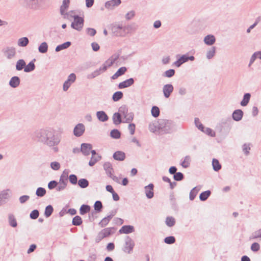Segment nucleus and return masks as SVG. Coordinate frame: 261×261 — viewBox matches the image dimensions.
I'll list each match as a JSON object with an SVG mask.
<instances>
[{
  "label": "nucleus",
  "mask_w": 261,
  "mask_h": 261,
  "mask_svg": "<svg viewBox=\"0 0 261 261\" xmlns=\"http://www.w3.org/2000/svg\"><path fill=\"white\" fill-rule=\"evenodd\" d=\"M114 232V229L113 228H106L101 230L97 234L96 241H100L105 238L110 236Z\"/></svg>",
  "instance_id": "f257e3e1"
},
{
  "label": "nucleus",
  "mask_w": 261,
  "mask_h": 261,
  "mask_svg": "<svg viewBox=\"0 0 261 261\" xmlns=\"http://www.w3.org/2000/svg\"><path fill=\"white\" fill-rule=\"evenodd\" d=\"M74 21L71 23V27L76 30L80 31L84 25V19L78 16L73 17Z\"/></svg>",
  "instance_id": "f03ea898"
},
{
  "label": "nucleus",
  "mask_w": 261,
  "mask_h": 261,
  "mask_svg": "<svg viewBox=\"0 0 261 261\" xmlns=\"http://www.w3.org/2000/svg\"><path fill=\"white\" fill-rule=\"evenodd\" d=\"M194 59L193 56L188 57L187 55H184L180 57L177 61L174 63V65L179 67L182 64L187 62L189 60L193 61Z\"/></svg>",
  "instance_id": "7ed1b4c3"
},
{
  "label": "nucleus",
  "mask_w": 261,
  "mask_h": 261,
  "mask_svg": "<svg viewBox=\"0 0 261 261\" xmlns=\"http://www.w3.org/2000/svg\"><path fill=\"white\" fill-rule=\"evenodd\" d=\"M85 131V126L83 124H78L74 129V134L75 136H81Z\"/></svg>",
  "instance_id": "20e7f679"
},
{
  "label": "nucleus",
  "mask_w": 261,
  "mask_h": 261,
  "mask_svg": "<svg viewBox=\"0 0 261 261\" xmlns=\"http://www.w3.org/2000/svg\"><path fill=\"white\" fill-rule=\"evenodd\" d=\"M81 151L85 155H88L91 152L92 145L90 144L84 143L81 145Z\"/></svg>",
  "instance_id": "39448f33"
},
{
  "label": "nucleus",
  "mask_w": 261,
  "mask_h": 261,
  "mask_svg": "<svg viewBox=\"0 0 261 261\" xmlns=\"http://www.w3.org/2000/svg\"><path fill=\"white\" fill-rule=\"evenodd\" d=\"M153 185L149 184L145 187V192L146 196L148 198H151L153 196Z\"/></svg>",
  "instance_id": "423d86ee"
},
{
  "label": "nucleus",
  "mask_w": 261,
  "mask_h": 261,
  "mask_svg": "<svg viewBox=\"0 0 261 261\" xmlns=\"http://www.w3.org/2000/svg\"><path fill=\"white\" fill-rule=\"evenodd\" d=\"M173 90V87L171 84H167L163 87V92L164 96L168 98L170 96L171 93Z\"/></svg>",
  "instance_id": "0eeeda50"
},
{
  "label": "nucleus",
  "mask_w": 261,
  "mask_h": 261,
  "mask_svg": "<svg viewBox=\"0 0 261 261\" xmlns=\"http://www.w3.org/2000/svg\"><path fill=\"white\" fill-rule=\"evenodd\" d=\"M133 79L130 78L119 83L118 87L119 89H123L128 87L134 84Z\"/></svg>",
  "instance_id": "6e6552de"
},
{
  "label": "nucleus",
  "mask_w": 261,
  "mask_h": 261,
  "mask_svg": "<svg viewBox=\"0 0 261 261\" xmlns=\"http://www.w3.org/2000/svg\"><path fill=\"white\" fill-rule=\"evenodd\" d=\"M70 4V0H63L62 4L60 7V13L62 15H64L67 10Z\"/></svg>",
  "instance_id": "1a4fd4ad"
},
{
  "label": "nucleus",
  "mask_w": 261,
  "mask_h": 261,
  "mask_svg": "<svg viewBox=\"0 0 261 261\" xmlns=\"http://www.w3.org/2000/svg\"><path fill=\"white\" fill-rule=\"evenodd\" d=\"M113 158L116 160L122 161L124 160L125 154L123 151H117L114 153Z\"/></svg>",
  "instance_id": "9d476101"
},
{
  "label": "nucleus",
  "mask_w": 261,
  "mask_h": 261,
  "mask_svg": "<svg viewBox=\"0 0 261 261\" xmlns=\"http://www.w3.org/2000/svg\"><path fill=\"white\" fill-rule=\"evenodd\" d=\"M92 157L89 162L90 166H93L99 159L100 157L97 155L95 150L91 151Z\"/></svg>",
  "instance_id": "9b49d317"
},
{
  "label": "nucleus",
  "mask_w": 261,
  "mask_h": 261,
  "mask_svg": "<svg viewBox=\"0 0 261 261\" xmlns=\"http://www.w3.org/2000/svg\"><path fill=\"white\" fill-rule=\"evenodd\" d=\"M134 246V242L129 240L126 242L125 243V246L124 248V251L125 252H127L128 253H129L133 250Z\"/></svg>",
  "instance_id": "f8f14e48"
},
{
  "label": "nucleus",
  "mask_w": 261,
  "mask_h": 261,
  "mask_svg": "<svg viewBox=\"0 0 261 261\" xmlns=\"http://www.w3.org/2000/svg\"><path fill=\"white\" fill-rule=\"evenodd\" d=\"M134 231L133 226L130 225H125L121 227L119 232L120 233H129Z\"/></svg>",
  "instance_id": "ddd939ff"
},
{
  "label": "nucleus",
  "mask_w": 261,
  "mask_h": 261,
  "mask_svg": "<svg viewBox=\"0 0 261 261\" xmlns=\"http://www.w3.org/2000/svg\"><path fill=\"white\" fill-rule=\"evenodd\" d=\"M127 69L125 67L120 68L112 76V78L113 80L117 79L119 76L123 75L126 71Z\"/></svg>",
  "instance_id": "4468645a"
},
{
  "label": "nucleus",
  "mask_w": 261,
  "mask_h": 261,
  "mask_svg": "<svg viewBox=\"0 0 261 261\" xmlns=\"http://www.w3.org/2000/svg\"><path fill=\"white\" fill-rule=\"evenodd\" d=\"M120 3V0H112L107 2L105 6L108 9H111L115 6L119 5Z\"/></svg>",
  "instance_id": "2eb2a0df"
},
{
  "label": "nucleus",
  "mask_w": 261,
  "mask_h": 261,
  "mask_svg": "<svg viewBox=\"0 0 261 261\" xmlns=\"http://www.w3.org/2000/svg\"><path fill=\"white\" fill-rule=\"evenodd\" d=\"M243 112L240 110L235 111L232 114V117L236 121L240 120L243 117Z\"/></svg>",
  "instance_id": "dca6fc26"
},
{
  "label": "nucleus",
  "mask_w": 261,
  "mask_h": 261,
  "mask_svg": "<svg viewBox=\"0 0 261 261\" xmlns=\"http://www.w3.org/2000/svg\"><path fill=\"white\" fill-rule=\"evenodd\" d=\"M19 79L17 76H14L11 79L9 84L11 87L15 88L19 85Z\"/></svg>",
  "instance_id": "f3484780"
},
{
  "label": "nucleus",
  "mask_w": 261,
  "mask_h": 261,
  "mask_svg": "<svg viewBox=\"0 0 261 261\" xmlns=\"http://www.w3.org/2000/svg\"><path fill=\"white\" fill-rule=\"evenodd\" d=\"M96 115L98 119L101 121H105L108 119V116L103 111L97 112Z\"/></svg>",
  "instance_id": "a211bd4d"
},
{
  "label": "nucleus",
  "mask_w": 261,
  "mask_h": 261,
  "mask_svg": "<svg viewBox=\"0 0 261 261\" xmlns=\"http://www.w3.org/2000/svg\"><path fill=\"white\" fill-rule=\"evenodd\" d=\"M115 29V33L118 36H124L126 34L125 28L117 27Z\"/></svg>",
  "instance_id": "6ab92c4d"
},
{
  "label": "nucleus",
  "mask_w": 261,
  "mask_h": 261,
  "mask_svg": "<svg viewBox=\"0 0 261 261\" xmlns=\"http://www.w3.org/2000/svg\"><path fill=\"white\" fill-rule=\"evenodd\" d=\"M215 41V38L214 36L207 35L204 38V42L206 44L212 45Z\"/></svg>",
  "instance_id": "aec40b11"
},
{
  "label": "nucleus",
  "mask_w": 261,
  "mask_h": 261,
  "mask_svg": "<svg viewBox=\"0 0 261 261\" xmlns=\"http://www.w3.org/2000/svg\"><path fill=\"white\" fill-rule=\"evenodd\" d=\"M71 42L69 41L64 43L62 44L59 45L56 48V51H59L62 49H66L70 46Z\"/></svg>",
  "instance_id": "412c9836"
},
{
  "label": "nucleus",
  "mask_w": 261,
  "mask_h": 261,
  "mask_svg": "<svg viewBox=\"0 0 261 261\" xmlns=\"http://www.w3.org/2000/svg\"><path fill=\"white\" fill-rule=\"evenodd\" d=\"M113 120L115 124H119L121 122V116L120 114L118 113H115L113 116Z\"/></svg>",
  "instance_id": "4be33fe9"
},
{
  "label": "nucleus",
  "mask_w": 261,
  "mask_h": 261,
  "mask_svg": "<svg viewBox=\"0 0 261 261\" xmlns=\"http://www.w3.org/2000/svg\"><path fill=\"white\" fill-rule=\"evenodd\" d=\"M90 211V207L88 205H82L80 209V212L81 215H84Z\"/></svg>",
  "instance_id": "5701e85b"
},
{
  "label": "nucleus",
  "mask_w": 261,
  "mask_h": 261,
  "mask_svg": "<svg viewBox=\"0 0 261 261\" xmlns=\"http://www.w3.org/2000/svg\"><path fill=\"white\" fill-rule=\"evenodd\" d=\"M213 169L215 171H218L221 168V166L218 160L213 159L212 162Z\"/></svg>",
  "instance_id": "b1692460"
},
{
  "label": "nucleus",
  "mask_w": 261,
  "mask_h": 261,
  "mask_svg": "<svg viewBox=\"0 0 261 261\" xmlns=\"http://www.w3.org/2000/svg\"><path fill=\"white\" fill-rule=\"evenodd\" d=\"M25 63L23 60H19L17 61L16 65V68L17 70H21L23 68L24 69Z\"/></svg>",
  "instance_id": "393cba45"
},
{
  "label": "nucleus",
  "mask_w": 261,
  "mask_h": 261,
  "mask_svg": "<svg viewBox=\"0 0 261 261\" xmlns=\"http://www.w3.org/2000/svg\"><path fill=\"white\" fill-rule=\"evenodd\" d=\"M83 221L81 217L76 216L72 219V224L75 226H79L82 224Z\"/></svg>",
  "instance_id": "a878e982"
},
{
  "label": "nucleus",
  "mask_w": 261,
  "mask_h": 261,
  "mask_svg": "<svg viewBox=\"0 0 261 261\" xmlns=\"http://www.w3.org/2000/svg\"><path fill=\"white\" fill-rule=\"evenodd\" d=\"M165 222L167 225L169 227H172L175 223V219L171 217H168L166 219Z\"/></svg>",
  "instance_id": "bb28decb"
},
{
  "label": "nucleus",
  "mask_w": 261,
  "mask_h": 261,
  "mask_svg": "<svg viewBox=\"0 0 261 261\" xmlns=\"http://www.w3.org/2000/svg\"><path fill=\"white\" fill-rule=\"evenodd\" d=\"M211 192L206 191L201 193L199 196L200 199L202 201L205 200L210 195Z\"/></svg>",
  "instance_id": "cd10ccee"
},
{
  "label": "nucleus",
  "mask_w": 261,
  "mask_h": 261,
  "mask_svg": "<svg viewBox=\"0 0 261 261\" xmlns=\"http://www.w3.org/2000/svg\"><path fill=\"white\" fill-rule=\"evenodd\" d=\"M28 43V39L27 37H23L19 39L18 44L20 46H25Z\"/></svg>",
  "instance_id": "c85d7f7f"
},
{
  "label": "nucleus",
  "mask_w": 261,
  "mask_h": 261,
  "mask_svg": "<svg viewBox=\"0 0 261 261\" xmlns=\"http://www.w3.org/2000/svg\"><path fill=\"white\" fill-rule=\"evenodd\" d=\"M48 46L46 42L42 43L39 47V51L41 53H45L47 51Z\"/></svg>",
  "instance_id": "c756f323"
},
{
  "label": "nucleus",
  "mask_w": 261,
  "mask_h": 261,
  "mask_svg": "<svg viewBox=\"0 0 261 261\" xmlns=\"http://www.w3.org/2000/svg\"><path fill=\"white\" fill-rule=\"evenodd\" d=\"M250 98V95L249 93H246L244 96V98L241 101V104L242 106H245L247 105Z\"/></svg>",
  "instance_id": "7c9ffc66"
},
{
  "label": "nucleus",
  "mask_w": 261,
  "mask_h": 261,
  "mask_svg": "<svg viewBox=\"0 0 261 261\" xmlns=\"http://www.w3.org/2000/svg\"><path fill=\"white\" fill-rule=\"evenodd\" d=\"M89 184L88 181L86 179H81L78 181V185L82 188L88 187Z\"/></svg>",
  "instance_id": "2f4dec72"
},
{
  "label": "nucleus",
  "mask_w": 261,
  "mask_h": 261,
  "mask_svg": "<svg viewBox=\"0 0 261 261\" xmlns=\"http://www.w3.org/2000/svg\"><path fill=\"white\" fill-rule=\"evenodd\" d=\"M123 96V93L120 91L115 92L113 95V99L116 101L120 99Z\"/></svg>",
  "instance_id": "473e14b6"
},
{
  "label": "nucleus",
  "mask_w": 261,
  "mask_h": 261,
  "mask_svg": "<svg viewBox=\"0 0 261 261\" xmlns=\"http://www.w3.org/2000/svg\"><path fill=\"white\" fill-rule=\"evenodd\" d=\"M34 68V64L33 62H30L27 66L24 67V71L25 72H30L33 70Z\"/></svg>",
  "instance_id": "72a5a7b5"
},
{
  "label": "nucleus",
  "mask_w": 261,
  "mask_h": 261,
  "mask_svg": "<svg viewBox=\"0 0 261 261\" xmlns=\"http://www.w3.org/2000/svg\"><path fill=\"white\" fill-rule=\"evenodd\" d=\"M111 136L113 138L118 139L120 137V133L117 129H114L111 131Z\"/></svg>",
  "instance_id": "f704fd0d"
},
{
  "label": "nucleus",
  "mask_w": 261,
  "mask_h": 261,
  "mask_svg": "<svg viewBox=\"0 0 261 261\" xmlns=\"http://www.w3.org/2000/svg\"><path fill=\"white\" fill-rule=\"evenodd\" d=\"M110 218L109 217L103 218L99 223V225L103 227L106 226L110 222Z\"/></svg>",
  "instance_id": "c9c22d12"
},
{
  "label": "nucleus",
  "mask_w": 261,
  "mask_h": 261,
  "mask_svg": "<svg viewBox=\"0 0 261 261\" xmlns=\"http://www.w3.org/2000/svg\"><path fill=\"white\" fill-rule=\"evenodd\" d=\"M151 114L153 116L157 117L160 114V110L158 107H153L151 109Z\"/></svg>",
  "instance_id": "e433bc0d"
},
{
  "label": "nucleus",
  "mask_w": 261,
  "mask_h": 261,
  "mask_svg": "<svg viewBox=\"0 0 261 261\" xmlns=\"http://www.w3.org/2000/svg\"><path fill=\"white\" fill-rule=\"evenodd\" d=\"M53 212V208L51 205L46 206L45 211V215L46 217H48L51 215Z\"/></svg>",
  "instance_id": "4c0bfd02"
},
{
  "label": "nucleus",
  "mask_w": 261,
  "mask_h": 261,
  "mask_svg": "<svg viewBox=\"0 0 261 261\" xmlns=\"http://www.w3.org/2000/svg\"><path fill=\"white\" fill-rule=\"evenodd\" d=\"M46 193L45 190L43 188H39L36 190V195L40 197L43 196Z\"/></svg>",
  "instance_id": "58836bf2"
},
{
  "label": "nucleus",
  "mask_w": 261,
  "mask_h": 261,
  "mask_svg": "<svg viewBox=\"0 0 261 261\" xmlns=\"http://www.w3.org/2000/svg\"><path fill=\"white\" fill-rule=\"evenodd\" d=\"M198 190L196 188H193L190 192V198L191 200H193L198 193Z\"/></svg>",
  "instance_id": "ea45409f"
},
{
  "label": "nucleus",
  "mask_w": 261,
  "mask_h": 261,
  "mask_svg": "<svg viewBox=\"0 0 261 261\" xmlns=\"http://www.w3.org/2000/svg\"><path fill=\"white\" fill-rule=\"evenodd\" d=\"M29 7L34 8L38 4V0H26Z\"/></svg>",
  "instance_id": "a19ab883"
},
{
  "label": "nucleus",
  "mask_w": 261,
  "mask_h": 261,
  "mask_svg": "<svg viewBox=\"0 0 261 261\" xmlns=\"http://www.w3.org/2000/svg\"><path fill=\"white\" fill-rule=\"evenodd\" d=\"M164 241L167 244H171L175 242V239L174 237L170 236L166 238Z\"/></svg>",
  "instance_id": "79ce46f5"
},
{
  "label": "nucleus",
  "mask_w": 261,
  "mask_h": 261,
  "mask_svg": "<svg viewBox=\"0 0 261 261\" xmlns=\"http://www.w3.org/2000/svg\"><path fill=\"white\" fill-rule=\"evenodd\" d=\"M6 54L7 57L10 59L15 56V51L14 49H9L7 50Z\"/></svg>",
  "instance_id": "37998d69"
},
{
  "label": "nucleus",
  "mask_w": 261,
  "mask_h": 261,
  "mask_svg": "<svg viewBox=\"0 0 261 261\" xmlns=\"http://www.w3.org/2000/svg\"><path fill=\"white\" fill-rule=\"evenodd\" d=\"M190 158L188 156H186L183 162H182V166L185 168L188 167L190 163Z\"/></svg>",
  "instance_id": "c03bdc74"
},
{
  "label": "nucleus",
  "mask_w": 261,
  "mask_h": 261,
  "mask_svg": "<svg viewBox=\"0 0 261 261\" xmlns=\"http://www.w3.org/2000/svg\"><path fill=\"white\" fill-rule=\"evenodd\" d=\"M134 116L132 113H127L125 116V122L129 123L133 120Z\"/></svg>",
  "instance_id": "a18cd8bd"
},
{
  "label": "nucleus",
  "mask_w": 261,
  "mask_h": 261,
  "mask_svg": "<svg viewBox=\"0 0 261 261\" xmlns=\"http://www.w3.org/2000/svg\"><path fill=\"white\" fill-rule=\"evenodd\" d=\"M10 224L12 227H16L17 226V222L13 216H10L9 217Z\"/></svg>",
  "instance_id": "49530a36"
},
{
  "label": "nucleus",
  "mask_w": 261,
  "mask_h": 261,
  "mask_svg": "<svg viewBox=\"0 0 261 261\" xmlns=\"http://www.w3.org/2000/svg\"><path fill=\"white\" fill-rule=\"evenodd\" d=\"M115 61V59L113 58H110L108 59L104 64L106 65L108 67L111 66Z\"/></svg>",
  "instance_id": "de8ad7c7"
},
{
  "label": "nucleus",
  "mask_w": 261,
  "mask_h": 261,
  "mask_svg": "<svg viewBox=\"0 0 261 261\" xmlns=\"http://www.w3.org/2000/svg\"><path fill=\"white\" fill-rule=\"evenodd\" d=\"M108 68V67L107 66H106V65L105 64H103L102 66L99 69L98 71H95L94 72L95 74L96 75H97L99 74L100 72H104V71H105Z\"/></svg>",
  "instance_id": "09e8293b"
},
{
  "label": "nucleus",
  "mask_w": 261,
  "mask_h": 261,
  "mask_svg": "<svg viewBox=\"0 0 261 261\" xmlns=\"http://www.w3.org/2000/svg\"><path fill=\"white\" fill-rule=\"evenodd\" d=\"M102 207V203L99 201H97L94 204V209L96 211H100Z\"/></svg>",
  "instance_id": "8fccbe9b"
},
{
  "label": "nucleus",
  "mask_w": 261,
  "mask_h": 261,
  "mask_svg": "<svg viewBox=\"0 0 261 261\" xmlns=\"http://www.w3.org/2000/svg\"><path fill=\"white\" fill-rule=\"evenodd\" d=\"M175 71L173 69H169L168 70H167L165 72V75L166 77H172L174 75Z\"/></svg>",
  "instance_id": "3c124183"
},
{
  "label": "nucleus",
  "mask_w": 261,
  "mask_h": 261,
  "mask_svg": "<svg viewBox=\"0 0 261 261\" xmlns=\"http://www.w3.org/2000/svg\"><path fill=\"white\" fill-rule=\"evenodd\" d=\"M202 131L212 137L215 136V132L209 128H206L205 129H203Z\"/></svg>",
  "instance_id": "603ef678"
},
{
  "label": "nucleus",
  "mask_w": 261,
  "mask_h": 261,
  "mask_svg": "<svg viewBox=\"0 0 261 261\" xmlns=\"http://www.w3.org/2000/svg\"><path fill=\"white\" fill-rule=\"evenodd\" d=\"M76 80V75L74 73H71L67 79V81L71 83V84L73 83Z\"/></svg>",
  "instance_id": "864d4df0"
},
{
  "label": "nucleus",
  "mask_w": 261,
  "mask_h": 261,
  "mask_svg": "<svg viewBox=\"0 0 261 261\" xmlns=\"http://www.w3.org/2000/svg\"><path fill=\"white\" fill-rule=\"evenodd\" d=\"M39 216V212L37 210L33 211L30 214V217L32 219H35Z\"/></svg>",
  "instance_id": "5fc2aeb1"
},
{
  "label": "nucleus",
  "mask_w": 261,
  "mask_h": 261,
  "mask_svg": "<svg viewBox=\"0 0 261 261\" xmlns=\"http://www.w3.org/2000/svg\"><path fill=\"white\" fill-rule=\"evenodd\" d=\"M174 178L176 180H180L183 178V174L181 172L175 173Z\"/></svg>",
  "instance_id": "6e6d98bb"
},
{
  "label": "nucleus",
  "mask_w": 261,
  "mask_h": 261,
  "mask_svg": "<svg viewBox=\"0 0 261 261\" xmlns=\"http://www.w3.org/2000/svg\"><path fill=\"white\" fill-rule=\"evenodd\" d=\"M51 167L53 169L57 170L59 169L60 165L58 162H54L51 163Z\"/></svg>",
  "instance_id": "4d7b16f0"
},
{
  "label": "nucleus",
  "mask_w": 261,
  "mask_h": 261,
  "mask_svg": "<svg viewBox=\"0 0 261 261\" xmlns=\"http://www.w3.org/2000/svg\"><path fill=\"white\" fill-rule=\"evenodd\" d=\"M69 179L70 182L72 184H76L77 182V177L74 174L70 175L69 176Z\"/></svg>",
  "instance_id": "13d9d810"
},
{
  "label": "nucleus",
  "mask_w": 261,
  "mask_h": 261,
  "mask_svg": "<svg viewBox=\"0 0 261 261\" xmlns=\"http://www.w3.org/2000/svg\"><path fill=\"white\" fill-rule=\"evenodd\" d=\"M128 128V129H129V132H130V134L131 135H134V133H135V128H136L135 124H134V123H132V124H129Z\"/></svg>",
  "instance_id": "bf43d9fd"
},
{
  "label": "nucleus",
  "mask_w": 261,
  "mask_h": 261,
  "mask_svg": "<svg viewBox=\"0 0 261 261\" xmlns=\"http://www.w3.org/2000/svg\"><path fill=\"white\" fill-rule=\"evenodd\" d=\"M251 250L253 251H257L259 249V245L257 243H254L251 245Z\"/></svg>",
  "instance_id": "052dcab7"
},
{
  "label": "nucleus",
  "mask_w": 261,
  "mask_h": 261,
  "mask_svg": "<svg viewBox=\"0 0 261 261\" xmlns=\"http://www.w3.org/2000/svg\"><path fill=\"white\" fill-rule=\"evenodd\" d=\"M96 30L92 28H88L87 29V34L91 36H93L96 34Z\"/></svg>",
  "instance_id": "680f3d73"
},
{
  "label": "nucleus",
  "mask_w": 261,
  "mask_h": 261,
  "mask_svg": "<svg viewBox=\"0 0 261 261\" xmlns=\"http://www.w3.org/2000/svg\"><path fill=\"white\" fill-rule=\"evenodd\" d=\"M57 185V182L55 181H51L48 183V187L49 189H52L55 188Z\"/></svg>",
  "instance_id": "e2e57ef3"
},
{
  "label": "nucleus",
  "mask_w": 261,
  "mask_h": 261,
  "mask_svg": "<svg viewBox=\"0 0 261 261\" xmlns=\"http://www.w3.org/2000/svg\"><path fill=\"white\" fill-rule=\"evenodd\" d=\"M215 53V51L214 49H212L209 50L207 53V58L208 59L212 58L214 56Z\"/></svg>",
  "instance_id": "0e129e2a"
},
{
  "label": "nucleus",
  "mask_w": 261,
  "mask_h": 261,
  "mask_svg": "<svg viewBox=\"0 0 261 261\" xmlns=\"http://www.w3.org/2000/svg\"><path fill=\"white\" fill-rule=\"evenodd\" d=\"M243 151L246 154L249 153V150H250V147L249 145L244 144L243 148Z\"/></svg>",
  "instance_id": "69168bd1"
},
{
  "label": "nucleus",
  "mask_w": 261,
  "mask_h": 261,
  "mask_svg": "<svg viewBox=\"0 0 261 261\" xmlns=\"http://www.w3.org/2000/svg\"><path fill=\"white\" fill-rule=\"evenodd\" d=\"M29 199V196L27 195H23L19 198L20 203H23L27 201Z\"/></svg>",
  "instance_id": "338daca9"
},
{
  "label": "nucleus",
  "mask_w": 261,
  "mask_h": 261,
  "mask_svg": "<svg viewBox=\"0 0 261 261\" xmlns=\"http://www.w3.org/2000/svg\"><path fill=\"white\" fill-rule=\"evenodd\" d=\"M71 83L66 81L63 85V90L64 91L67 90L69 87L70 86Z\"/></svg>",
  "instance_id": "774afa93"
}]
</instances>
